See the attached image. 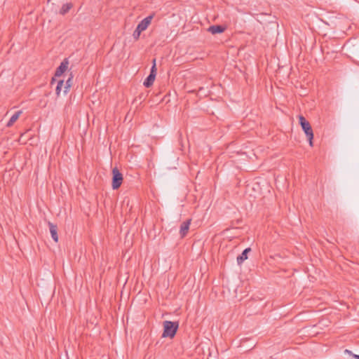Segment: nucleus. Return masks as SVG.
<instances>
[{
    "instance_id": "obj_1",
    "label": "nucleus",
    "mask_w": 359,
    "mask_h": 359,
    "mask_svg": "<svg viewBox=\"0 0 359 359\" xmlns=\"http://www.w3.org/2000/svg\"><path fill=\"white\" fill-rule=\"evenodd\" d=\"M179 327V323L177 321L165 320L163 322V337L173 338L176 334Z\"/></svg>"
},
{
    "instance_id": "obj_2",
    "label": "nucleus",
    "mask_w": 359,
    "mask_h": 359,
    "mask_svg": "<svg viewBox=\"0 0 359 359\" xmlns=\"http://www.w3.org/2000/svg\"><path fill=\"white\" fill-rule=\"evenodd\" d=\"M299 124L301 125L302 130L304 131V133L309 141V144L311 146L312 143H313L312 140L313 138V133L311 126L309 122L307 121L303 116H299Z\"/></svg>"
},
{
    "instance_id": "obj_3",
    "label": "nucleus",
    "mask_w": 359,
    "mask_h": 359,
    "mask_svg": "<svg viewBox=\"0 0 359 359\" xmlns=\"http://www.w3.org/2000/svg\"><path fill=\"white\" fill-rule=\"evenodd\" d=\"M112 182L111 186L113 189H118L123 180V175L120 172L118 168L117 165H115L112 168Z\"/></svg>"
},
{
    "instance_id": "obj_4",
    "label": "nucleus",
    "mask_w": 359,
    "mask_h": 359,
    "mask_svg": "<svg viewBox=\"0 0 359 359\" xmlns=\"http://www.w3.org/2000/svg\"><path fill=\"white\" fill-rule=\"evenodd\" d=\"M154 18V14L147 16L144 18L138 25V29H141L142 32L146 30L149 25L151 24V22Z\"/></svg>"
},
{
    "instance_id": "obj_5",
    "label": "nucleus",
    "mask_w": 359,
    "mask_h": 359,
    "mask_svg": "<svg viewBox=\"0 0 359 359\" xmlns=\"http://www.w3.org/2000/svg\"><path fill=\"white\" fill-rule=\"evenodd\" d=\"M69 62L67 59L63 60L60 66L57 68L55 76L57 77L60 76L68 68Z\"/></svg>"
},
{
    "instance_id": "obj_6",
    "label": "nucleus",
    "mask_w": 359,
    "mask_h": 359,
    "mask_svg": "<svg viewBox=\"0 0 359 359\" xmlns=\"http://www.w3.org/2000/svg\"><path fill=\"white\" fill-rule=\"evenodd\" d=\"M49 230L51 234V237L53 239L54 241L57 242L58 241V236H57V225L54 224L53 223L48 222V223Z\"/></svg>"
},
{
    "instance_id": "obj_7",
    "label": "nucleus",
    "mask_w": 359,
    "mask_h": 359,
    "mask_svg": "<svg viewBox=\"0 0 359 359\" xmlns=\"http://www.w3.org/2000/svg\"><path fill=\"white\" fill-rule=\"evenodd\" d=\"M191 219H187L181 224L180 229V233L181 235V237H184L187 235L189 229Z\"/></svg>"
},
{
    "instance_id": "obj_8",
    "label": "nucleus",
    "mask_w": 359,
    "mask_h": 359,
    "mask_svg": "<svg viewBox=\"0 0 359 359\" xmlns=\"http://www.w3.org/2000/svg\"><path fill=\"white\" fill-rule=\"evenodd\" d=\"M251 251L250 248L245 249L241 255L237 257V263L238 265H241L245 260L248 259V254Z\"/></svg>"
},
{
    "instance_id": "obj_9",
    "label": "nucleus",
    "mask_w": 359,
    "mask_h": 359,
    "mask_svg": "<svg viewBox=\"0 0 359 359\" xmlns=\"http://www.w3.org/2000/svg\"><path fill=\"white\" fill-rule=\"evenodd\" d=\"M208 30L211 34H215L222 33L225 30V28L221 25H212L209 27Z\"/></svg>"
},
{
    "instance_id": "obj_10",
    "label": "nucleus",
    "mask_w": 359,
    "mask_h": 359,
    "mask_svg": "<svg viewBox=\"0 0 359 359\" xmlns=\"http://www.w3.org/2000/svg\"><path fill=\"white\" fill-rule=\"evenodd\" d=\"M22 114V111H16L10 118V120L8 121V122L7 123L6 126L7 127H11L12 126L14 123L18 119V118L20 117V114Z\"/></svg>"
},
{
    "instance_id": "obj_11",
    "label": "nucleus",
    "mask_w": 359,
    "mask_h": 359,
    "mask_svg": "<svg viewBox=\"0 0 359 359\" xmlns=\"http://www.w3.org/2000/svg\"><path fill=\"white\" fill-rule=\"evenodd\" d=\"M155 78H156L155 74H149V75L147 76V78L144 81V86L147 88L151 86L154 83Z\"/></svg>"
},
{
    "instance_id": "obj_12",
    "label": "nucleus",
    "mask_w": 359,
    "mask_h": 359,
    "mask_svg": "<svg viewBox=\"0 0 359 359\" xmlns=\"http://www.w3.org/2000/svg\"><path fill=\"white\" fill-rule=\"evenodd\" d=\"M73 7V4L72 3H67L62 5L60 13L61 15H65Z\"/></svg>"
},
{
    "instance_id": "obj_13",
    "label": "nucleus",
    "mask_w": 359,
    "mask_h": 359,
    "mask_svg": "<svg viewBox=\"0 0 359 359\" xmlns=\"http://www.w3.org/2000/svg\"><path fill=\"white\" fill-rule=\"evenodd\" d=\"M72 79H73V76H72V75H71V76L69 78H68V79L67 80L65 86V90H64L65 93H67V91L69 90V88L71 87V86L72 84Z\"/></svg>"
},
{
    "instance_id": "obj_14",
    "label": "nucleus",
    "mask_w": 359,
    "mask_h": 359,
    "mask_svg": "<svg viewBox=\"0 0 359 359\" xmlns=\"http://www.w3.org/2000/svg\"><path fill=\"white\" fill-rule=\"evenodd\" d=\"M64 85V81L62 80H60L57 82V86H56V89H55V91H56V94L57 95H60V92H61V89H62V87Z\"/></svg>"
},
{
    "instance_id": "obj_15",
    "label": "nucleus",
    "mask_w": 359,
    "mask_h": 359,
    "mask_svg": "<svg viewBox=\"0 0 359 359\" xmlns=\"http://www.w3.org/2000/svg\"><path fill=\"white\" fill-rule=\"evenodd\" d=\"M142 30L141 29H138V27H137L135 30L134 31L133 34V38L135 39V40H137L139 38H140V36L142 33Z\"/></svg>"
},
{
    "instance_id": "obj_16",
    "label": "nucleus",
    "mask_w": 359,
    "mask_h": 359,
    "mask_svg": "<svg viewBox=\"0 0 359 359\" xmlns=\"http://www.w3.org/2000/svg\"><path fill=\"white\" fill-rule=\"evenodd\" d=\"M152 62H153V65L151 67L150 74H154L156 75V59H154Z\"/></svg>"
},
{
    "instance_id": "obj_17",
    "label": "nucleus",
    "mask_w": 359,
    "mask_h": 359,
    "mask_svg": "<svg viewBox=\"0 0 359 359\" xmlns=\"http://www.w3.org/2000/svg\"><path fill=\"white\" fill-rule=\"evenodd\" d=\"M354 358L359 359V355H353Z\"/></svg>"
}]
</instances>
